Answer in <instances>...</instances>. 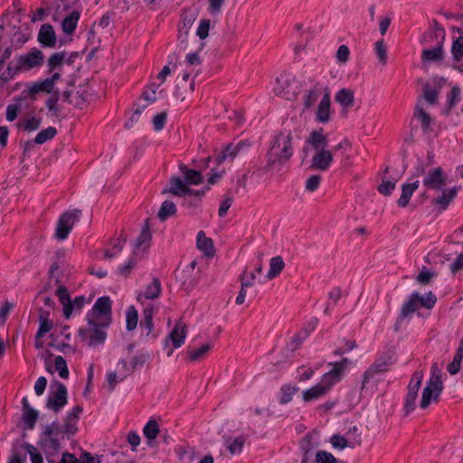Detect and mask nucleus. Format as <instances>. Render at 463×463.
<instances>
[{
    "instance_id": "obj_17",
    "label": "nucleus",
    "mask_w": 463,
    "mask_h": 463,
    "mask_svg": "<svg viewBox=\"0 0 463 463\" xmlns=\"http://www.w3.org/2000/svg\"><path fill=\"white\" fill-rule=\"evenodd\" d=\"M443 42L442 40H437L435 47L430 49H424L421 52V59L423 61L428 62H440L443 61Z\"/></svg>"
},
{
    "instance_id": "obj_49",
    "label": "nucleus",
    "mask_w": 463,
    "mask_h": 463,
    "mask_svg": "<svg viewBox=\"0 0 463 463\" xmlns=\"http://www.w3.org/2000/svg\"><path fill=\"white\" fill-rule=\"evenodd\" d=\"M127 329L132 331L137 327L138 320V313L134 306H130L126 314Z\"/></svg>"
},
{
    "instance_id": "obj_35",
    "label": "nucleus",
    "mask_w": 463,
    "mask_h": 463,
    "mask_svg": "<svg viewBox=\"0 0 463 463\" xmlns=\"http://www.w3.org/2000/svg\"><path fill=\"white\" fill-rule=\"evenodd\" d=\"M298 392V387L290 384H284L280 387L279 402L282 405L292 401L294 394Z\"/></svg>"
},
{
    "instance_id": "obj_6",
    "label": "nucleus",
    "mask_w": 463,
    "mask_h": 463,
    "mask_svg": "<svg viewBox=\"0 0 463 463\" xmlns=\"http://www.w3.org/2000/svg\"><path fill=\"white\" fill-rule=\"evenodd\" d=\"M13 61L16 65V70L25 72L41 67L44 63V54L41 50L33 48L27 53L16 57Z\"/></svg>"
},
{
    "instance_id": "obj_8",
    "label": "nucleus",
    "mask_w": 463,
    "mask_h": 463,
    "mask_svg": "<svg viewBox=\"0 0 463 463\" xmlns=\"http://www.w3.org/2000/svg\"><path fill=\"white\" fill-rule=\"evenodd\" d=\"M99 323V320H95L94 324H89L90 326V328L80 327L79 329V335L82 339L88 337L89 345L90 346L102 345L107 338V333L104 329L108 328L109 326H102Z\"/></svg>"
},
{
    "instance_id": "obj_63",
    "label": "nucleus",
    "mask_w": 463,
    "mask_h": 463,
    "mask_svg": "<svg viewBox=\"0 0 463 463\" xmlns=\"http://www.w3.org/2000/svg\"><path fill=\"white\" fill-rule=\"evenodd\" d=\"M167 119V112L163 111L158 114H156L153 118V127L156 131L162 130L166 123Z\"/></svg>"
},
{
    "instance_id": "obj_45",
    "label": "nucleus",
    "mask_w": 463,
    "mask_h": 463,
    "mask_svg": "<svg viewBox=\"0 0 463 463\" xmlns=\"http://www.w3.org/2000/svg\"><path fill=\"white\" fill-rule=\"evenodd\" d=\"M182 284L185 290L194 289L199 282L200 274L199 271L194 273H187L186 276L182 275Z\"/></svg>"
},
{
    "instance_id": "obj_11",
    "label": "nucleus",
    "mask_w": 463,
    "mask_h": 463,
    "mask_svg": "<svg viewBox=\"0 0 463 463\" xmlns=\"http://www.w3.org/2000/svg\"><path fill=\"white\" fill-rule=\"evenodd\" d=\"M443 390V385L431 384L427 383L423 389L420 406L421 409H427L431 402H438L439 395Z\"/></svg>"
},
{
    "instance_id": "obj_58",
    "label": "nucleus",
    "mask_w": 463,
    "mask_h": 463,
    "mask_svg": "<svg viewBox=\"0 0 463 463\" xmlns=\"http://www.w3.org/2000/svg\"><path fill=\"white\" fill-rule=\"evenodd\" d=\"M245 444V439L242 436H238L234 438L232 442L228 446V450L232 455L239 454L242 451L243 446Z\"/></svg>"
},
{
    "instance_id": "obj_12",
    "label": "nucleus",
    "mask_w": 463,
    "mask_h": 463,
    "mask_svg": "<svg viewBox=\"0 0 463 463\" xmlns=\"http://www.w3.org/2000/svg\"><path fill=\"white\" fill-rule=\"evenodd\" d=\"M445 184L446 176L441 167L430 170L423 179L424 186L434 190H440Z\"/></svg>"
},
{
    "instance_id": "obj_41",
    "label": "nucleus",
    "mask_w": 463,
    "mask_h": 463,
    "mask_svg": "<svg viewBox=\"0 0 463 463\" xmlns=\"http://www.w3.org/2000/svg\"><path fill=\"white\" fill-rule=\"evenodd\" d=\"M176 213L175 204L172 201H165L161 204V207L158 212V218L164 222L168 217L175 215Z\"/></svg>"
},
{
    "instance_id": "obj_20",
    "label": "nucleus",
    "mask_w": 463,
    "mask_h": 463,
    "mask_svg": "<svg viewBox=\"0 0 463 463\" xmlns=\"http://www.w3.org/2000/svg\"><path fill=\"white\" fill-rule=\"evenodd\" d=\"M170 188L168 190L174 195L185 196L193 192L192 188H189L185 182H184L179 176H172L169 180Z\"/></svg>"
},
{
    "instance_id": "obj_53",
    "label": "nucleus",
    "mask_w": 463,
    "mask_h": 463,
    "mask_svg": "<svg viewBox=\"0 0 463 463\" xmlns=\"http://www.w3.org/2000/svg\"><path fill=\"white\" fill-rule=\"evenodd\" d=\"M423 373L421 371L414 372L407 387V391L418 392L420 388Z\"/></svg>"
},
{
    "instance_id": "obj_37",
    "label": "nucleus",
    "mask_w": 463,
    "mask_h": 463,
    "mask_svg": "<svg viewBox=\"0 0 463 463\" xmlns=\"http://www.w3.org/2000/svg\"><path fill=\"white\" fill-rule=\"evenodd\" d=\"M64 59V52H55L52 54L47 61L48 72L52 73L54 71H60L62 67Z\"/></svg>"
},
{
    "instance_id": "obj_42",
    "label": "nucleus",
    "mask_w": 463,
    "mask_h": 463,
    "mask_svg": "<svg viewBox=\"0 0 463 463\" xmlns=\"http://www.w3.org/2000/svg\"><path fill=\"white\" fill-rule=\"evenodd\" d=\"M57 135V129L54 127H48L40 131L33 139L34 144L43 145L48 140L52 139Z\"/></svg>"
},
{
    "instance_id": "obj_38",
    "label": "nucleus",
    "mask_w": 463,
    "mask_h": 463,
    "mask_svg": "<svg viewBox=\"0 0 463 463\" xmlns=\"http://www.w3.org/2000/svg\"><path fill=\"white\" fill-rule=\"evenodd\" d=\"M161 291L160 280L157 278H154L152 282L146 288L144 297L146 299H156L160 296Z\"/></svg>"
},
{
    "instance_id": "obj_24",
    "label": "nucleus",
    "mask_w": 463,
    "mask_h": 463,
    "mask_svg": "<svg viewBox=\"0 0 463 463\" xmlns=\"http://www.w3.org/2000/svg\"><path fill=\"white\" fill-rule=\"evenodd\" d=\"M185 328L184 325H176L167 336L165 342L171 341L175 348L180 347L184 343L186 336Z\"/></svg>"
},
{
    "instance_id": "obj_31",
    "label": "nucleus",
    "mask_w": 463,
    "mask_h": 463,
    "mask_svg": "<svg viewBox=\"0 0 463 463\" xmlns=\"http://www.w3.org/2000/svg\"><path fill=\"white\" fill-rule=\"evenodd\" d=\"M342 377L343 376L340 375L337 371L332 368L322 376L321 382L318 383L328 392L335 384L342 380Z\"/></svg>"
},
{
    "instance_id": "obj_60",
    "label": "nucleus",
    "mask_w": 463,
    "mask_h": 463,
    "mask_svg": "<svg viewBox=\"0 0 463 463\" xmlns=\"http://www.w3.org/2000/svg\"><path fill=\"white\" fill-rule=\"evenodd\" d=\"M212 345L210 344H204L199 348L189 352L190 360L194 362L203 358L210 351Z\"/></svg>"
},
{
    "instance_id": "obj_50",
    "label": "nucleus",
    "mask_w": 463,
    "mask_h": 463,
    "mask_svg": "<svg viewBox=\"0 0 463 463\" xmlns=\"http://www.w3.org/2000/svg\"><path fill=\"white\" fill-rule=\"evenodd\" d=\"M321 92L318 89L308 90L303 97V105L306 109L312 108L318 99Z\"/></svg>"
},
{
    "instance_id": "obj_61",
    "label": "nucleus",
    "mask_w": 463,
    "mask_h": 463,
    "mask_svg": "<svg viewBox=\"0 0 463 463\" xmlns=\"http://www.w3.org/2000/svg\"><path fill=\"white\" fill-rule=\"evenodd\" d=\"M20 73L19 70H16V65L14 61H11L6 70L1 74L0 80L3 82H8L12 80L16 74Z\"/></svg>"
},
{
    "instance_id": "obj_57",
    "label": "nucleus",
    "mask_w": 463,
    "mask_h": 463,
    "mask_svg": "<svg viewBox=\"0 0 463 463\" xmlns=\"http://www.w3.org/2000/svg\"><path fill=\"white\" fill-rule=\"evenodd\" d=\"M146 359L143 356H134L131 359L130 365L128 367L126 360H121L119 364L127 370L128 373H132L137 366H143Z\"/></svg>"
},
{
    "instance_id": "obj_32",
    "label": "nucleus",
    "mask_w": 463,
    "mask_h": 463,
    "mask_svg": "<svg viewBox=\"0 0 463 463\" xmlns=\"http://www.w3.org/2000/svg\"><path fill=\"white\" fill-rule=\"evenodd\" d=\"M152 239V234L150 232V227L148 225L147 221L146 222V224L143 226L142 231L140 234L136 239V251L137 250H140L142 248L147 249L150 245V241Z\"/></svg>"
},
{
    "instance_id": "obj_9",
    "label": "nucleus",
    "mask_w": 463,
    "mask_h": 463,
    "mask_svg": "<svg viewBox=\"0 0 463 463\" xmlns=\"http://www.w3.org/2000/svg\"><path fill=\"white\" fill-rule=\"evenodd\" d=\"M333 162V151L321 149L316 151L311 159L310 169L318 171H327Z\"/></svg>"
},
{
    "instance_id": "obj_18",
    "label": "nucleus",
    "mask_w": 463,
    "mask_h": 463,
    "mask_svg": "<svg viewBox=\"0 0 463 463\" xmlns=\"http://www.w3.org/2000/svg\"><path fill=\"white\" fill-rule=\"evenodd\" d=\"M56 296L63 307V316L66 319H69L72 314L71 299L68 288L61 285L56 289Z\"/></svg>"
},
{
    "instance_id": "obj_3",
    "label": "nucleus",
    "mask_w": 463,
    "mask_h": 463,
    "mask_svg": "<svg viewBox=\"0 0 463 463\" xmlns=\"http://www.w3.org/2000/svg\"><path fill=\"white\" fill-rule=\"evenodd\" d=\"M86 320L88 324L99 320V324L102 326H109L112 322V301L109 297L99 298L91 310L87 313Z\"/></svg>"
},
{
    "instance_id": "obj_25",
    "label": "nucleus",
    "mask_w": 463,
    "mask_h": 463,
    "mask_svg": "<svg viewBox=\"0 0 463 463\" xmlns=\"http://www.w3.org/2000/svg\"><path fill=\"white\" fill-rule=\"evenodd\" d=\"M140 326L146 332L147 337L151 336L153 339L156 337V334L153 333V308L146 307L144 309Z\"/></svg>"
},
{
    "instance_id": "obj_44",
    "label": "nucleus",
    "mask_w": 463,
    "mask_h": 463,
    "mask_svg": "<svg viewBox=\"0 0 463 463\" xmlns=\"http://www.w3.org/2000/svg\"><path fill=\"white\" fill-rule=\"evenodd\" d=\"M60 99V91L59 90H55L53 93L51 94V96L46 100L45 104L48 108L49 111L52 112V116H59L61 109L58 106V101Z\"/></svg>"
},
{
    "instance_id": "obj_48",
    "label": "nucleus",
    "mask_w": 463,
    "mask_h": 463,
    "mask_svg": "<svg viewBox=\"0 0 463 463\" xmlns=\"http://www.w3.org/2000/svg\"><path fill=\"white\" fill-rule=\"evenodd\" d=\"M142 99H144L146 101V104L143 105L140 108H137L135 109L133 116L137 115L139 116L142 111L151 103L155 102L156 100V93L154 90H144L142 95Z\"/></svg>"
},
{
    "instance_id": "obj_15",
    "label": "nucleus",
    "mask_w": 463,
    "mask_h": 463,
    "mask_svg": "<svg viewBox=\"0 0 463 463\" xmlns=\"http://www.w3.org/2000/svg\"><path fill=\"white\" fill-rule=\"evenodd\" d=\"M331 100L330 94L326 92L320 100L317 112L316 120L319 123H327L330 120L331 115Z\"/></svg>"
},
{
    "instance_id": "obj_40",
    "label": "nucleus",
    "mask_w": 463,
    "mask_h": 463,
    "mask_svg": "<svg viewBox=\"0 0 463 463\" xmlns=\"http://www.w3.org/2000/svg\"><path fill=\"white\" fill-rule=\"evenodd\" d=\"M45 92L47 94H52L55 91L54 87L51 84L48 79H45L42 81L35 82L33 87L30 89V94L33 97L34 94L39 92Z\"/></svg>"
},
{
    "instance_id": "obj_23",
    "label": "nucleus",
    "mask_w": 463,
    "mask_h": 463,
    "mask_svg": "<svg viewBox=\"0 0 463 463\" xmlns=\"http://www.w3.org/2000/svg\"><path fill=\"white\" fill-rule=\"evenodd\" d=\"M458 192V188L457 186L449 189L444 190L440 196L434 198L432 203L435 205H439L441 210H446L449 203L455 199Z\"/></svg>"
},
{
    "instance_id": "obj_10",
    "label": "nucleus",
    "mask_w": 463,
    "mask_h": 463,
    "mask_svg": "<svg viewBox=\"0 0 463 463\" xmlns=\"http://www.w3.org/2000/svg\"><path fill=\"white\" fill-rule=\"evenodd\" d=\"M82 411V406L76 405L67 413L66 417L64 418L63 432L66 433L68 438L75 435L78 431L77 423Z\"/></svg>"
},
{
    "instance_id": "obj_26",
    "label": "nucleus",
    "mask_w": 463,
    "mask_h": 463,
    "mask_svg": "<svg viewBox=\"0 0 463 463\" xmlns=\"http://www.w3.org/2000/svg\"><path fill=\"white\" fill-rule=\"evenodd\" d=\"M179 169L184 174L185 184L197 185L203 183V175L201 172L194 169H189L184 164L179 165Z\"/></svg>"
},
{
    "instance_id": "obj_36",
    "label": "nucleus",
    "mask_w": 463,
    "mask_h": 463,
    "mask_svg": "<svg viewBox=\"0 0 463 463\" xmlns=\"http://www.w3.org/2000/svg\"><path fill=\"white\" fill-rule=\"evenodd\" d=\"M284 266H285V264H284L283 259L280 256H276V257L271 258L270 263H269V269L267 274V278L269 279H272L276 278L277 276H279L280 274V272L283 270Z\"/></svg>"
},
{
    "instance_id": "obj_4",
    "label": "nucleus",
    "mask_w": 463,
    "mask_h": 463,
    "mask_svg": "<svg viewBox=\"0 0 463 463\" xmlns=\"http://www.w3.org/2000/svg\"><path fill=\"white\" fill-rule=\"evenodd\" d=\"M395 363L394 354L392 351H387L377 356L375 361L369 366L368 369L363 373L361 391H363L366 384L370 382L375 374L385 373L390 370V367Z\"/></svg>"
},
{
    "instance_id": "obj_33",
    "label": "nucleus",
    "mask_w": 463,
    "mask_h": 463,
    "mask_svg": "<svg viewBox=\"0 0 463 463\" xmlns=\"http://www.w3.org/2000/svg\"><path fill=\"white\" fill-rule=\"evenodd\" d=\"M39 445L43 449H50L53 452H57L61 449L59 437L53 435H43L42 433Z\"/></svg>"
},
{
    "instance_id": "obj_34",
    "label": "nucleus",
    "mask_w": 463,
    "mask_h": 463,
    "mask_svg": "<svg viewBox=\"0 0 463 463\" xmlns=\"http://www.w3.org/2000/svg\"><path fill=\"white\" fill-rule=\"evenodd\" d=\"M463 359V341L457 349L453 360L448 364L447 370L451 375L457 374L460 370L461 362Z\"/></svg>"
},
{
    "instance_id": "obj_22",
    "label": "nucleus",
    "mask_w": 463,
    "mask_h": 463,
    "mask_svg": "<svg viewBox=\"0 0 463 463\" xmlns=\"http://www.w3.org/2000/svg\"><path fill=\"white\" fill-rule=\"evenodd\" d=\"M196 243L198 249L203 251L206 256L213 257L214 255L213 241L211 238L206 237L203 231L197 233Z\"/></svg>"
},
{
    "instance_id": "obj_47",
    "label": "nucleus",
    "mask_w": 463,
    "mask_h": 463,
    "mask_svg": "<svg viewBox=\"0 0 463 463\" xmlns=\"http://www.w3.org/2000/svg\"><path fill=\"white\" fill-rule=\"evenodd\" d=\"M418 397V392L407 391V394L404 398L403 415L408 416L411 411L415 410V402Z\"/></svg>"
},
{
    "instance_id": "obj_59",
    "label": "nucleus",
    "mask_w": 463,
    "mask_h": 463,
    "mask_svg": "<svg viewBox=\"0 0 463 463\" xmlns=\"http://www.w3.org/2000/svg\"><path fill=\"white\" fill-rule=\"evenodd\" d=\"M41 125V118L32 117L31 118H28L25 120L24 123H19L18 128H23L24 131L32 132L40 128Z\"/></svg>"
},
{
    "instance_id": "obj_39",
    "label": "nucleus",
    "mask_w": 463,
    "mask_h": 463,
    "mask_svg": "<svg viewBox=\"0 0 463 463\" xmlns=\"http://www.w3.org/2000/svg\"><path fill=\"white\" fill-rule=\"evenodd\" d=\"M327 392L319 383L303 392V400L305 402H311L325 395Z\"/></svg>"
},
{
    "instance_id": "obj_56",
    "label": "nucleus",
    "mask_w": 463,
    "mask_h": 463,
    "mask_svg": "<svg viewBox=\"0 0 463 463\" xmlns=\"http://www.w3.org/2000/svg\"><path fill=\"white\" fill-rule=\"evenodd\" d=\"M344 345L337 347L334 352L333 354L335 356H341L346 353H349L350 351L355 349L357 347L356 341L354 340H346L343 339Z\"/></svg>"
},
{
    "instance_id": "obj_7",
    "label": "nucleus",
    "mask_w": 463,
    "mask_h": 463,
    "mask_svg": "<svg viewBox=\"0 0 463 463\" xmlns=\"http://www.w3.org/2000/svg\"><path fill=\"white\" fill-rule=\"evenodd\" d=\"M80 216L81 211L79 209L63 213L57 222L55 232L56 238L61 241L65 240L71 231L74 223L80 220Z\"/></svg>"
},
{
    "instance_id": "obj_54",
    "label": "nucleus",
    "mask_w": 463,
    "mask_h": 463,
    "mask_svg": "<svg viewBox=\"0 0 463 463\" xmlns=\"http://www.w3.org/2000/svg\"><path fill=\"white\" fill-rule=\"evenodd\" d=\"M22 448L30 455L32 463H43V456L37 451V449L33 445L24 443L22 445Z\"/></svg>"
},
{
    "instance_id": "obj_52",
    "label": "nucleus",
    "mask_w": 463,
    "mask_h": 463,
    "mask_svg": "<svg viewBox=\"0 0 463 463\" xmlns=\"http://www.w3.org/2000/svg\"><path fill=\"white\" fill-rule=\"evenodd\" d=\"M55 369L58 371L59 375L62 379H67L69 377V369L67 366L66 360L61 355H57L54 359Z\"/></svg>"
},
{
    "instance_id": "obj_13",
    "label": "nucleus",
    "mask_w": 463,
    "mask_h": 463,
    "mask_svg": "<svg viewBox=\"0 0 463 463\" xmlns=\"http://www.w3.org/2000/svg\"><path fill=\"white\" fill-rule=\"evenodd\" d=\"M23 416L22 420L25 430H33L39 418V411L31 407L27 397L22 399Z\"/></svg>"
},
{
    "instance_id": "obj_19",
    "label": "nucleus",
    "mask_w": 463,
    "mask_h": 463,
    "mask_svg": "<svg viewBox=\"0 0 463 463\" xmlns=\"http://www.w3.org/2000/svg\"><path fill=\"white\" fill-rule=\"evenodd\" d=\"M307 142L316 151L326 149L328 146V139L326 136L324 135L323 128H320L319 130H313L308 137Z\"/></svg>"
},
{
    "instance_id": "obj_55",
    "label": "nucleus",
    "mask_w": 463,
    "mask_h": 463,
    "mask_svg": "<svg viewBox=\"0 0 463 463\" xmlns=\"http://www.w3.org/2000/svg\"><path fill=\"white\" fill-rule=\"evenodd\" d=\"M43 433V435H53L55 437L61 436V439L66 435V433L63 432V428H61L58 421H52L50 425L46 426Z\"/></svg>"
},
{
    "instance_id": "obj_43",
    "label": "nucleus",
    "mask_w": 463,
    "mask_h": 463,
    "mask_svg": "<svg viewBox=\"0 0 463 463\" xmlns=\"http://www.w3.org/2000/svg\"><path fill=\"white\" fill-rule=\"evenodd\" d=\"M137 263V251L134 250L129 256L127 262L118 268V273L125 278H128Z\"/></svg>"
},
{
    "instance_id": "obj_30",
    "label": "nucleus",
    "mask_w": 463,
    "mask_h": 463,
    "mask_svg": "<svg viewBox=\"0 0 463 463\" xmlns=\"http://www.w3.org/2000/svg\"><path fill=\"white\" fill-rule=\"evenodd\" d=\"M335 99L344 108H351L354 103V94L350 89L340 90L335 97Z\"/></svg>"
},
{
    "instance_id": "obj_16",
    "label": "nucleus",
    "mask_w": 463,
    "mask_h": 463,
    "mask_svg": "<svg viewBox=\"0 0 463 463\" xmlns=\"http://www.w3.org/2000/svg\"><path fill=\"white\" fill-rule=\"evenodd\" d=\"M244 144V141H240L236 145L231 143L225 146L216 156L217 164L221 165L226 160L232 161L233 158L239 154L240 150L242 148Z\"/></svg>"
},
{
    "instance_id": "obj_51",
    "label": "nucleus",
    "mask_w": 463,
    "mask_h": 463,
    "mask_svg": "<svg viewBox=\"0 0 463 463\" xmlns=\"http://www.w3.org/2000/svg\"><path fill=\"white\" fill-rule=\"evenodd\" d=\"M144 435L148 439H155L159 433V425L155 420H149L143 430Z\"/></svg>"
},
{
    "instance_id": "obj_29",
    "label": "nucleus",
    "mask_w": 463,
    "mask_h": 463,
    "mask_svg": "<svg viewBox=\"0 0 463 463\" xmlns=\"http://www.w3.org/2000/svg\"><path fill=\"white\" fill-rule=\"evenodd\" d=\"M414 118L420 121V127L424 133H429L430 130V125L432 124V118L429 113H427L422 107L416 106L414 113Z\"/></svg>"
},
{
    "instance_id": "obj_14",
    "label": "nucleus",
    "mask_w": 463,
    "mask_h": 463,
    "mask_svg": "<svg viewBox=\"0 0 463 463\" xmlns=\"http://www.w3.org/2000/svg\"><path fill=\"white\" fill-rule=\"evenodd\" d=\"M38 42L43 47L53 48L56 45L57 38L52 24H44L38 33Z\"/></svg>"
},
{
    "instance_id": "obj_64",
    "label": "nucleus",
    "mask_w": 463,
    "mask_h": 463,
    "mask_svg": "<svg viewBox=\"0 0 463 463\" xmlns=\"http://www.w3.org/2000/svg\"><path fill=\"white\" fill-rule=\"evenodd\" d=\"M322 177L319 175H313L306 181L305 188L308 192H315L321 183Z\"/></svg>"
},
{
    "instance_id": "obj_62",
    "label": "nucleus",
    "mask_w": 463,
    "mask_h": 463,
    "mask_svg": "<svg viewBox=\"0 0 463 463\" xmlns=\"http://www.w3.org/2000/svg\"><path fill=\"white\" fill-rule=\"evenodd\" d=\"M316 463H337V459L332 453L325 450H318L316 454Z\"/></svg>"
},
{
    "instance_id": "obj_46",
    "label": "nucleus",
    "mask_w": 463,
    "mask_h": 463,
    "mask_svg": "<svg viewBox=\"0 0 463 463\" xmlns=\"http://www.w3.org/2000/svg\"><path fill=\"white\" fill-rule=\"evenodd\" d=\"M451 54L456 62L461 61L463 58V36H459L453 40Z\"/></svg>"
},
{
    "instance_id": "obj_5",
    "label": "nucleus",
    "mask_w": 463,
    "mask_h": 463,
    "mask_svg": "<svg viewBox=\"0 0 463 463\" xmlns=\"http://www.w3.org/2000/svg\"><path fill=\"white\" fill-rule=\"evenodd\" d=\"M67 402L68 392L65 384L58 380L52 381L46 401V408L57 413L67 404Z\"/></svg>"
},
{
    "instance_id": "obj_27",
    "label": "nucleus",
    "mask_w": 463,
    "mask_h": 463,
    "mask_svg": "<svg viewBox=\"0 0 463 463\" xmlns=\"http://www.w3.org/2000/svg\"><path fill=\"white\" fill-rule=\"evenodd\" d=\"M80 17V14L78 11H72L69 15H67L61 23L63 33L66 34H72L77 28Z\"/></svg>"
},
{
    "instance_id": "obj_2",
    "label": "nucleus",
    "mask_w": 463,
    "mask_h": 463,
    "mask_svg": "<svg viewBox=\"0 0 463 463\" xmlns=\"http://www.w3.org/2000/svg\"><path fill=\"white\" fill-rule=\"evenodd\" d=\"M437 302V298L434 293L430 291L425 297H421L419 292H412L405 302L400 311L396 320V325L402 323L406 317L419 310L420 307L431 309Z\"/></svg>"
},
{
    "instance_id": "obj_28",
    "label": "nucleus",
    "mask_w": 463,
    "mask_h": 463,
    "mask_svg": "<svg viewBox=\"0 0 463 463\" xmlns=\"http://www.w3.org/2000/svg\"><path fill=\"white\" fill-rule=\"evenodd\" d=\"M49 311L41 310L39 317L40 326L35 335L36 339L42 338L45 334L49 333L52 329L53 322L49 319Z\"/></svg>"
},
{
    "instance_id": "obj_1",
    "label": "nucleus",
    "mask_w": 463,
    "mask_h": 463,
    "mask_svg": "<svg viewBox=\"0 0 463 463\" xmlns=\"http://www.w3.org/2000/svg\"><path fill=\"white\" fill-rule=\"evenodd\" d=\"M292 138V134L288 130L280 131L274 137L267 155L269 165L290 159L293 154Z\"/></svg>"
},
{
    "instance_id": "obj_21",
    "label": "nucleus",
    "mask_w": 463,
    "mask_h": 463,
    "mask_svg": "<svg viewBox=\"0 0 463 463\" xmlns=\"http://www.w3.org/2000/svg\"><path fill=\"white\" fill-rule=\"evenodd\" d=\"M419 184V181H415L413 183H405L402 185V194L397 201L399 207L405 208L409 204L410 199L418 189Z\"/></svg>"
}]
</instances>
